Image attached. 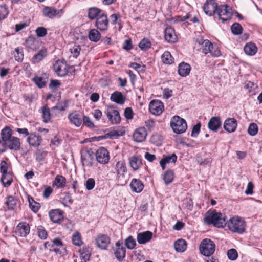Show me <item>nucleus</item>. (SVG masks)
Listing matches in <instances>:
<instances>
[{"label":"nucleus","instance_id":"f257e3e1","mask_svg":"<svg viewBox=\"0 0 262 262\" xmlns=\"http://www.w3.org/2000/svg\"><path fill=\"white\" fill-rule=\"evenodd\" d=\"M204 222L208 225L213 224L217 228L223 227L226 224L225 215L215 210L208 211L205 214Z\"/></svg>","mask_w":262,"mask_h":262},{"label":"nucleus","instance_id":"f03ea898","mask_svg":"<svg viewBox=\"0 0 262 262\" xmlns=\"http://www.w3.org/2000/svg\"><path fill=\"white\" fill-rule=\"evenodd\" d=\"M228 229L232 232L243 233L245 230L246 224L243 220L238 216H234L226 223Z\"/></svg>","mask_w":262,"mask_h":262},{"label":"nucleus","instance_id":"7ed1b4c3","mask_svg":"<svg viewBox=\"0 0 262 262\" xmlns=\"http://www.w3.org/2000/svg\"><path fill=\"white\" fill-rule=\"evenodd\" d=\"M170 125L173 131L177 134L184 133L187 128L186 121L178 116L172 117L170 121Z\"/></svg>","mask_w":262,"mask_h":262},{"label":"nucleus","instance_id":"20e7f679","mask_svg":"<svg viewBox=\"0 0 262 262\" xmlns=\"http://www.w3.org/2000/svg\"><path fill=\"white\" fill-rule=\"evenodd\" d=\"M199 249L202 255L209 257L214 253L215 245L214 242L210 239L205 238L201 242Z\"/></svg>","mask_w":262,"mask_h":262},{"label":"nucleus","instance_id":"39448f33","mask_svg":"<svg viewBox=\"0 0 262 262\" xmlns=\"http://www.w3.org/2000/svg\"><path fill=\"white\" fill-rule=\"evenodd\" d=\"M216 13L223 22L230 19L232 16L231 9L227 5H220L216 9Z\"/></svg>","mask_w":262,"mask_h":262},{"label":"nucleus","instance_id":"423d86ee","mask_svg":"<svg viewBox=\"0 0 262 262\" xmlns=\"http://www.w3.org/2000/svg\"><path fill=\"white\" fill-rule=\"evenodd\" d=\"M149 110L152 114L159 115L164 110L163 103L159 100H153L149 103Z\"/></svg>","mask_w":262,"mask_h":262},{"label":"nucleus","instance_id":"0eeeda50","mask_svg":"<svg viewBox=\"0 0 262 262\" xmlns=\"http://www.w3.org/2000/svg\"><path fill=\"white\" fill-rule=\"evenodd\" d=\"M218 6L215 0L207 1L203 6L205 13L209 16H212L216 12Z\"/></svg>","mask_w":262,"mask_h":262},{"label":"nucleus","instance_id":"6e6552de","mask_svg":"<svg viewBox=\"0 0 262 262\" xmlns=\"http://www.w3.org/2000/svg\"><path fill=\"white\" fill-rule=\"evenodd\" d=\"M106 116L112 124H116L120 123L121 118L119 112L113 108H108L106 111Z\"/></svg>","mask_w":262,"mask_h":262},{"label":"nucleus","instance_id":"1a4fd4ad","mask_svg":"<svg viewBox=\"0 0 262 262\" xmlns=\"http://www.w3.org/2000/svg\"><path fill=\"white\" fill-rule=\"evenodd\" d=\"M95 26L100 31H106L108 26V19L106 15L102 13L99 15L96 19Z\"/></svg>","mask_w":262,"mask_h":262},{"label":"nucleus","instance_id":"9d476101","mask_svg":"<svg viewBox=\"0 0 262 262\" xmlns=\"http://www.w3.org/2000/svg\"><path fill=\"white\" fill-rule=\"evenodd\" d=\"M97 161L101 164L107 163L110 159L108 151L104 147L100 148L96 153Z\"/></svg>","mask_w":262,"mask_h":262},{"label":"nucleus","instance_id":"9b49d317","mask_svg":"<svg viewBox=\"0 0 262 262\" xmlns=\"http://www.w3.org/2000/svg\"><path fill=\"white\" fill-rule=\"evenodd\" d=\"M53 68L55 72L58 76H64L68 73L67 64L60 60H58L55 62L53 65Z\"/></svg>","mask_w":262,"mask_h":262},{"label":"nucleus","instance_id":"f8f14e48","mask_svg":"<svg viewBox=\"0 0 262 262\" xmlns=\"http://www.w3.org/2000/svg\"><path fill=\"white\" fill-rule=\"evenodd\" d=\"M95 242L99 248L104 250L110 244V239L106 235L100 234L95 238Z\"/></svg>","mask_w":262,"mask_h":262},{"label":"nucleus","instance_id":"ddd939ff","mask_svg":"<svg viewBox=\"0 0 262 262\" xmlns=\"http://www.w3.org/2000/svg\"><path fill=\"white\" fill-rule=\"evenodd\" d=\"M30 232V226L26 222L20 223L15 229V233L21 237L26 236Z\"/></svg>","mask_w":262,"mask_h":262},{"label":"nucleus","instance_id":"4468645a","mask_svg":"<svg viewBox=\"0 0 262 262\" xmlns=\"http://www.w3.org/2000/svg\"><path fill=\"white\" fill-rule=\"evenodd\" d=\"M237 126V122L234 118H227L225 120L223 127L228 133L235 132Z\"/></svg>","mask_w":262,"mask_h":262},{"label":"nucleus","instance_id":"2eb2a0df","mask_svg":"<svg viewBox=\"0 0 262 262\" xmlns=\"http://www.w3.org/2000/svg\"><path fill=\"white\" fill-rule=\"evenodd\" d=\"M147 136V132L144 127H140L135 131L133 138L135 141L141 142L145 140Z\"/></svg>","mask_w":262,"mask_h":262},{"label":"nucleus","instance_id":"dca6fc26","mask_svg":"<svg viewBox=\"0 0 262 262\" xmlns=\"http://www.w3.org/2000/svg\"><path fill=\"white\" fill-rule=\"evenodd\" d=\"M195 43L201 46L202 52L205 54L209 53V47H212V43L208 40H204L202 37H199L195 39Z\"/></svg>","mask_w":262,"mask_h":262},{"label":"nucleus","instance_id":"f3484780","mask_svg":"<svg viewBox=\"0 0 262 262\" xmlns=\"http://www.w3.org/2000/svg\"><path fill=\"white\" fill-rule=\"evenodd\" d=\"M152 233L147 231L138 233L137 239L139 244H143L149 242L152 238Z\"/></svg>","mask_w":262,"mask_h":262},{"label":"nucleus","instance_id":"a211bd4d","mask_svg":"<svg viewBox=\"0 0 262 262\" xmlns=\"http://www.w3.org/2000/svg\"><path fill=\"white\" fill-rule=\"evenodd\" d=\"M165 40L168 42H174L177 41V35L174 29L171 27H167L164 32Z\"/></svg>","mask_w":262,"mask_h":262},{"label":"nucleus","instance_id":"6ab92c4d","mask_svg":"<svg viewBox=\"0 0 262 262\" xmlns=\"http://www.w3.org/2000/svg\"><path fill=\"white\" fill-rule=\"evenodd\" d=\"M221 121L218 117H212L208 122V126L212 131H217L221 126Z\"/></svg>","mask_w":262,"mask_h":262},{"label":"nucleus","instance_id":"aec40b11","mask_svg":"<svg viewBox=\"0 0 262 262\" xmlns=\"http://www.w3.org/2000/svg\"><path fill=\"white\" fill-rule=\"evenodd\" d=\"M177 156L175 154H172L170 156H164L160 162V166L163 170L165 169V165L167 164L175 163L177 161Z\"/></svg>","mask_w":262,"mask_h":262},{"label":"nucleus","instance_id":"412c9836","mask_svg":"<svg viewBox=\"0 0 262 262\" xmlns=\"http://www.w3.org/2000/svg\"><path fill=\"white\" fill-rule=\"evenodd\" d=\"M50 218L54 223L60 222L63 217L62 211L59 209L52 210L49 212Z\"/></svg>","mask_w":262,"mask_h":262},{"label":"nucleus","instance_id":"4be33fe9","mask_svg":"<svg viewBox=\"0 0 262 262\" xmlns=\"http://www.w3.org/2000/svg\"><path fill=\"white\" fill-rule=\"evenodd\" d=\"M6 145L11 150H18L20 147L19 139L15 137H13L6 142Z\"/></svg>","mask_w":262,"mask_h":262},{"label":"nucleus","instance_id":"5701e85b","mask_svg":"<svg viewBox=\"0 0 262 262\" xmlns=\"http://www.w3.org/2000/svg\"><path fill=\"white\" fill-rule=\"evenodd\" d=\"M59 14V11L52 7H45L42 10V15L46 17L53 19Z\"/></svg>","mask_w":262,"mask_h":262},{"label":"nucleus","instance_id":"b1692460","mask_svg":"<svg viewBox=\"0 0 262 262\" xmlns=\"http://www.w3.org/2000/svg\"><path fill=\"white\" fill-rule=\"evenodd\" d=\"M68 119L70 122L76 127H79L82 123V120L79 114L77 112H73L68 116Z\"/></svg>","mask_w":262,"mask_h":262},{"label":"nucleus","instance_id":"393cba45","mask_svg":"<svg viewBox=\"0 0 262 262\" xmlns=\"http://www.w3.org/2000/svg\"><path fill=\"white\" fill-rule=\"evenodd\" d=\"M116 246L117 247L115 255L116 258L119 260H122L125 256V248L123 247L120 241L116 243Z\"/></svg>","mask_w":262,"mask_h":262},{"label":"nucleus","instance_id":"a878e982","mask_svg":"<svg viewBox=\"0 0 262 262\" xmlns=\"http://www.w3.org/2000/svg\"><path fill=\"white\" fill-rule=\"evenodd\" d=\"M130 186L132 190L137 193L142 191L144 188V185L141 181L136 179H133L132 180Z\"/></svg>","mask_w":262,"mask_h":262},{"label":"nucleus","instance_id":"bb28decb","mask_svg":"<svg viewBox=\"0 0 262 262\" xmlns=\"http://www.w3.org/2000/svg\"><path fill=\"white\" fill-rule=\"evenodd\" d=\"M191 70L190 66L187 63L182 62L180 63L178 67V73L182 77L187 76Z\"/></svg>","mask_w":262,"mask_h":262},{"label":"nucleus","instance_id":"cd10ccee","mask_svg":"<svg viewBox=\"0 0 262 262\" xmlns=\"http://www.w3.org/2000/svg\"><path fill=\"white\" fill-rule=\"evenodd\" d=\"M41 140V137L35 134H31L27 138V141L29 144L35 147L40 144Z\"/></svg>","mask_w":262,"mask_h":262},{"label":"nucleus","instance_id":"c85d7f7f","mask_svg":"<svg viewBox=\"0 0 262 262\" xmlns=\"http://www.w3.org/2000/svg\"><path fill=\"white\" fill-rule=\"evenodd\" d=\"M129 164L134 170H138L142 165L141 159L134 155L129 159Z\"/></svg>","mask_w":262,"mask_h":262},{"label":"nucleus","instance_id":"c756f323","mask_svg":"<svg viewBox=\"0 0 262 262\" xmlns=\"http://www.w3.org/2000/svg\"><path fill=\"white\" fill-rule=\"evenodd\" d=\"M111 100L118 104H122L125 102V97L121 92H115L111 95Z\"/></svg>","mask_w":262,"mask_h":262},{"label":"nucleus","instance_id":"7c9ffc66","mask_svg":"<svg viewBox=\"0 0 262 262\" xmlns=\"http://www.w3.org/2000/svg\"><path fill=\"white\" fill-rule=\"evenodd\" d=\"M244 50L246 54L252 56L256 54L257 49L254 43L249 42L245 45Z\"/></svg>","mask_w":262,"mask_h":262},{"label":"nucleus","instance_id":"2f4dec72","mask_svg":"<svg viewBox=\"0 0 262 262\" xmlns=\"http://www.w3.org/2000/svg\"><path fill=\"white\" fill-rule=\"evenodd\" d=\"M187 248L186 242L183 239H179L174 243V249L177 252H183Z\"/></svg>","mask_w":262,"mask_h":262},{"label":"nucleus","instance_id":"473e14b6","mask_svg":"<svg viewBox=\"0 0 262 262\" xmlns=\"http://www.w3.org/2000/svg\"><path fill=\"white\" fill-rule=\"evenodd\" d=\"M47 55V50L46 49L40 50L37 54L34 55L32 59V62L35 64L40 62L46 57Z\"/></svg>","mask_w":262,"mask_h":262},{"label":"nucleus","instance_id":"72a5a7b5","mask_svg":"<svg viewBox=\"0 0 262 262\" xmlns=\"http://www.w3.org/2000/svg\"><path fill=\"white\" fill-rule=\"evenodd\" d=\"M88 36L91 41L96 42L100 40L101 34L97 29H93L90 30Z\"/></svg>","mask_w":262,"mask_h":262},{"label":"nucleus","instance_id":"f704fd0d","mask_svg":"<svg viewBox=\"0 0 262 262\" xmlns=\"http://www.w3.org/2000/svg\"><path fill=\"white\" fill-rule=\"evenodd\" d=\"M116 170L118 178L121 176H123L124 173L126 171L125 163L121 161L118 162L116 164Z\"/></svg>","mask_w":262,"mask_h":262},{"label":"nucleus","instance_id":"c9c22d12","mask_svg":"<svg viewBox=\"0 0 262 262\" xmlns=\"http://www.w3.org/2000/svg\"><path fill=\"white\" fill-rule=\"evenodd\" d=\"M12 130L8 127L4 128L1 132V136L2 140L7 142L9 139L12 138L13 136H12Z\"/></svg>","mask_w":262,"mask_h":262},{"label":"nucleus","instance_id":"e433bc0d","mask_svg":"<svg viewBox=\"0 0 262 262\" xmlns=\"http://www.w3.org/2000/svg\"><path fill=\"white\" fill-rule=\"evenodd\" d=\"M9 210H13L17 205V200L12 195H9L7 198L5 203Z\"/></svg>","mask_w":262,"mask_h":262},{"label":"nucleus","instance_id":"4c0bfd02","mask_svg":"<svg viewBox=\"0 0 262 262\" xmlns=\"http://www.w3.org/2000/svg\"><path fill=\"white\" fill-rule=\"evenodd\" d=\"M101 10L97 8H90L89 9L88 17L91 20L97 19V17L101 14Z\"/></svg>","mask_w":262,"mask_h":262},{"label":"nucleus","instance_id":"58836bf2","mask_svg":"<svg viewBox=\"0 0 262 262\" xmlns=\"http://www.w3.org/2000/svg\"><path fill=\"white\" fill-rule=\"evenodd\" d=\"M174 179V172L171 170L166 171L164 175L163 179L166 185H168L173 181Z\"/></svg>","mask_w":262,"mask_h":262},{"label":"nucleus","instance_id":"ea45409f","mask_svg":"<svg viewBox=\"0 0 262 262\" xmlns=\"http://www.w3.org/2000/svg\"><path fill=\"white\" fill-rule=\"evenodd\" d=\"M66 183V178L60 175L56 177L53 185H56L58 188H63L65 186Z\"/></svg>","mask_w":262,"mask_h":262},{"label":"nucleus","instance_id":"a19ab883","mask_svg":"<svg viewBox=\"0 0 262 262\" xmlns=\"http://www.w3.org/2000/svg\"><path fill=\"white\" fill-rule=\"evenodd\" d=\"M1 181L4 186L8 187L12 182V177L10 173L2 174Z\"/></svg>","mask_w":262,"mask_h":262},{"label":"nucleus","instance_id":"79ce46f5","mask_svg":"<svg viewBox=\"0 0 262 262\" xmlns=\"http://www.w3.org/2000/svg\"><path fill=\"white\" fill-rule=\"evenodd\" d=\"M162 62L165 64H171L173 62V58L172 57L170 53L165 51L161 56Z\"/></svg>","mask_w":262,"mask_h":262},{"label":"nucleus","instance_id":"37998d69","mask_svg":"<svg viewBox=\"0 0 262 262\" xmlns=\"http://www.w3.org/2000/svg\"><path fill=\"white\" fill-rule=\"evenodd\" d=\"M37 41L33 37H29L26 41V46L32 50H35L37 49Z\"/></svg>","mask_w":262,"mask_h":262},{"label":"nucleus","instance_id":"c03bdc74","mask_svg":"<svg viewBox=\"0 0 262 262\" xmlns=\"http://www.w3.org/2000/svg\"><path fill=\"white\" fill-rule=\"evenodd\" d=\"M41 112L44 122H47L51 118L50 109L47 106H44L41 108Z\"/></svg>","mask_w":262,"mask_h":262},{"label":"nucleus","instance_id":"a18cd8bd","mask_svg":"<svg viewBox=\"0 0 262 262\" xmlns=\"http://www.w3.org/2000/svg\"><path fill=\"white\" fill-rule=\"evenodd\" d=\"M62 203L64 206H69L72 202V196L69 193H65L63 194V196L61 198Z\"/></svg>","mask_w":262,"mask_h":262},{"label":"nucleus","instance_id":"49530a36","mask_svg":"<svg viewBox=\"0 0 262 262\" xmlns=\"http://www.w3.org/2000/svg\"><path fill=\"white\" fill-rule=\"evenodd\" d=\"M209 53L213 57H219L221 55V51L218 47L212 43V47H209Z\"/></svg>","mask_w":262,"mask_h":262},{"label":"nucleus","instance_id":"de8ad7c7","mask_svg":"<svg viewBox=\"0 0 262 262\" xmlns=\"http://www.w3.org/2000/svg\"><path fill=\"white\" fill-rule=\"evenodd\" d=\"M231 29L234 34L239 35L242 33L243 28L239 23H235L232 25Z\"/></svg>","mask_w":262,"mask_h":262},{"label":"nucleus","instance_id":"09e8293b","mask_svg":"<svg viewBox=\"0 0 262 262\" xmlns=\"http://www.w3.org/2000/svg\"><path fill=\"white\" fill-rule=\"evenodd\" d=\"M258 126L256 123H252L250 124L248 128V133L252 136H255L257 134Z\"/></svg>","mask_w":262,"mask_h":262},{"label":"nucleus","instance_id":"8fccbe9b","mask_svg":"<svg viewBox=\"0 0 262 262\" xmlns=\"http://www.w3.org/2000/svg\"><path fill=\"white\" fill-rule=\"evenodd\" d=\"M139 47L142 50H146L150 48L151 43L147 39L144 38L139 43Z\"/></svg>","mask_w":262,"mask_h":262},{"label":"nucleus","instance_id":"3c124183","mask_svg":"<svg viewBox=\"0 0 262 262\" xmlns=\"http://www.w3.org/2000/svg\"><path fill=\"white\" fill-rule=\"evenodd\" d=\"M70 50L73 57L76 58L80 54L81 48L79 45H74L70 48Z\"/></svg>","mask_w":262,"mask_h":262},{"label":"nucleus","instance_id":"603ef678","mask_svg":"<svg viewBox=\"0 0 262 262\" xmlns=\"http://www.w3.org/2000/svg\"><path fill=\"white\" fill-rule=\"evenodd\" d=\"M72 242L75 245L77 246H80L83 243L80 235L78 232H76L73 234L72 236Z\"/></svg>","mask_w":262,"mask_h":262},{"label":"nucleus","instance_id":"864d4df0","mask_svg":"<svg viewBox=\"0 0 262 262\" xmlns=\"http://www.w3.org/2000/svg\"><path fill=\"white\" fill-rule=\"evenodd\" d=\"M136 245L135 240L132 236L127 237L125 240V245L129 249H133Z\"/></svg>","mask_w":262,"mask_h":262},{"label":"nucleus","instance_id":"5fc2aeb1","mask_svg":"<svg viewBox=\"0 0 262 262\" xmlns=\"http://www.w3.org/2000/svg\"><path fill=\"white\" fill-rule=\"evenodd\" d=\"M29 202L31 209L34 212H37L40 208L39 203L35 202L33 199H31V200L29 199Z\"/></svg>","mask_w":262,"mask_h":262},{"label":"nucleus","instance_id":"6e6d98bb","mask_svg":"<svg viewBox=\"0 0 262 262\" xmlns=\"http://www.w3.org/2000/svg\"><path fill=\"white\" fill-rule=\"evenodd\" d=\"M33 81L40 88H42L46 85V82L42 77L35 76L33 78Z\"/></svg>","mask_w":262,"mask_h":262},{"label":"nucleus","instance_id":"4d7b16f0","mask_svg":"<svg viewBox=\"0 0 262 262\" xmlns=\"http://www.w3.org/2000/svg\"><path fill=\"white\" fill-rule=\"evenodd\" d=\"M227 256L229 259L235 260L238 256L237 252L234 249H231L227 251Z\"/></svg>","mask_w":262,"mask_h":262},{"label":"nucleus","instance_id":"13d9d810","mask_svg":"<svg viewBox=\"0 0 262 262\" xmlns=\"http://www.w3.org/2000/svg\"><path fill=\"white\" fill-rule=\"evenodd\" d=\"M15 52L14 57L15 60L18 61H21L24 57L22 49L19 48H16Z\"/></svg>","mask_w":262,"mask_h":262},{"label":"nucleus","instance_id":"bf43d9fd","mask_svg":"<svg viewBox=\"0 0 262 262\" xmlns=\"http://www.w3.org/2000/svg\"><path fill=\"white\" fill-rule=\"evenodd\" d=\"M38 236L43 239H45L47 237V232L42 226H39L37 227Z\"/></svg>","mask_w":262,"mask_h":262},{"label":"nucleus","instance_id":"052dcab7","mask_svg":"<svg viewBox=\"0 0 262 262\" xmlns=\"http://www.w3.org/2000/svg\"><path fill=\"white\" fill-rule=\"evenodd\" d=\"M50 251H54L56 254L63 255L66 252V249L64 247H51L49 248Z\"/></svg>","mask_w":262,"mask_h":262},{"label":"nucleus","instance_id":"680f3d73","mask_svg":"<svg viewBox=\"0 0 262 262\" xmlns=\"http://www.w3.org/2000/svg\"><path fill=\"white\" fill-rule=\"evenodd\" d=\"M35 32L36 33V35L39 37H44L47 34V29L43 27H38L36 29Z\"/></svg>","mask_w":262,"mask_h":262},{"label":"nucleus","instance_id":"e2e57ef3","mask_svg":"<svg viewBox=\"0 0 262 262\" xmlns=\"http://www.w3.org/2000/svg\"><path fill=\"white\" fill-rule=\"evenodd\" d=\"M8 14V8L5 6H0V20L5 18Z\"/></svg>","mask_w":262,"mask_h":262},{"label":"nucleus","instance_id":"0e129e2a","mask_svg":"<svg viewBox=\"0 0 262 262\" xmlns=\"http://www.w3.org/2000/svg\"><path fill=\"white\" fill-rule=\"evenodd\" d=\"M95 185V182L94 179L89 178L88 179L85 184L86 188L88 190H91L94 188Z\"/></svg>","mask_w":262,"mask_h":262},{"label":"nucleus","instance_id":"69168bd1","mask_svg":"<svg viewBox=\"0 0 262 262\" xmlns=\"http://www.w3.org/2000/svg\"><path fill=\"white\" fill-rule=\"evenodd\" d=\"M201 127V123L200 122L198 123L196 125H195L192 128V132L191 135L193 137H196L199 134Z\"/></svg>","mask_w":262,"mask_h":262},{"label":"nucleus","instance_id":"338daca9","mask_svg":"<svg viewBox=\"0 0 262 262\" xmlns=\"http://www.w3.org/2000/svg\"><path fill=\"white\" fill-rule=\"evenodd\" d=\"M46 155V153L41 150L37 149L36 152V159L38 161H42Z\"/></svg>","mask_w":262,"mask_h":262},{"label":"nucleus","instance_id":"774afa93","mask_svg":"<svg viewBox=\"0 0 262 262\" xmlns=\"http://www.w3.org/2000/svg\"><path fill=\"white\" fill-rule=\"evenodd\" d=\"M124 115L126 119H132L133 117L134 113L131 108L127 107L124 110Z\"/></svg>","mask_w":262,"mask_h":262}]
</instances>
